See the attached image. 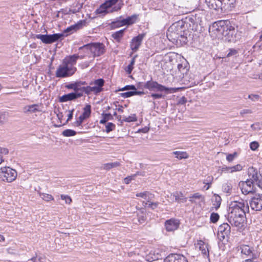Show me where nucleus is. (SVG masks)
Returning <instances> with one entry per match:
<instances>
[{"label":"nucleus","mask_w":262,"mask_h":262,"mask_svg":"<svg viewBox=\"0 0 262 262\" xmlns=\"http://www.w3.org/2000/svg\"><path fill=\"white\" fill-rule=\"evenodd\" d=\"M249 211L247 202L243 200L232 201L229 205L228 221L232 226L241 229L244 226L246 213Z\"/></svg>","instance_id":"obj_1"},{"label":"nucleus","mask_w":262,"mask_h":262,"mask_svg":"<svg viewBox=\"0 0 262 262\" xmlns=\"http://www.w3.org/2000/svg\"><path fill=\"white\" fill-rule=\"evenodd\" d=\"M191 23L194 24V19L192 17L186 18L185 20H180L172 24L168 28L167 36L169 40L174 42H180L186 43L187 42V29L190 27Z\"/></svg>","instance_id":"obj_2"},{"label":"nucleus","mask_w":262,"mask_h":262,"mask_svg":"<svg viewBox=\"0 0 262 262\" xmlns=\"http://www.w3.org/2000/svg\"><path fill=\"white\" fill-rule=\"evenodd\" d=\"M213 31H216L219 37L223 36L226 41L235 42L238 37L236 31L228 21L221 20L214 23L212 27Z\"/></svg>","instance_id":"obj_3"},{"label":"nucleus","mask_w":262,"mask_h":262,"mask_svg":"<svg viewBox=\"0 0 262 262\" xmlns=\"http://www.w3.org/2000/svg\"><path fill=\"white\" fill-rule=\"evenodd\" d=\"M144 88L149 90L150 91L163 92L166 93H176L178 92L179 88H168L158 83L157 81L149 80L144 84Z\"/></svg>","instance_id":"obj_4"},{"label":"nucleus","mask_w":262,"mask_h":262,"mask_svg":"<svg viewBox=\"0 0 262 262\" xmlns=\"http://www.w3.org/2000/svg\"><path fill=\"white\" fill-rule=\"evenodd\" d=\"M17 177V172L15 170L7 166L0 169V179L3 181L12 182Z\"/></svg>","instance_id":"obj_5"},{"label":"nucleus","mask_w":262,"mask_h":262,"mask_svg":"<svg viewBox=\"0 0 262 262\" xmlns=\"http://www.w3.org/2000/svg\"><path fill=\"white\" fill-rule=\"evenodd\" d=\"M64 36L63 33H56L51 35L37 34L35 37L41 40L44 43L51 44L59 39H62Z\"/></svg>","instance_id":"obj_6"},{"label":"nucleus","mask_w":262,"mask_h":262,"mask_svg":"<svg viewBox=\"0 0 262 262\" xmlns=\"http://www.w3.org/2000/svg\"><path fill=\"white\" fill-rule=\"evenodd\" d=\"M248 175L249 179L247 180L252 181V183L262 189V172L258 176L257 169L250 167L248 169Z\"/></svg>","instance_id":"obj_7"},{"label":"nucleus","mask_w":262,"mask_h":262,"mask_svg":"<svg viewBox=\"0 0 262 262\" xmlns=\"http://www.w3.org/2000/svg\"><path fill=\"white\" fill-rule=\"evenodd\" d=\"M84 48L90 50L94 56H99L105 52V46L102 43L96 42L88 44Z\"/></svg>","instance_id":"obj_8"},{"label":"nucleus","mask_w":262,"mask_h":262,"mask_svg":"<svg viewBox=\"0 0 262 262\" xmlns=\"http://www.w3.org/2000/svg\"><path fill=\"white\" fill-rule=\"evenodd\" d=\"M76 71L74 67H59L56 72L57 77H65L72 75Z\"/></svg>","instance_id":"obj_9"},{"label":"nucleus","mask_w":262,"mask_h":262,"mask_svg":"<svg viewBox=\"0 0 262 262\" xmlns=\"http://www.w3.org/2000/svg\"><path fill=\"white\" fill-rule=\"evenodd\" d=\"M251 209L256 211L262 210V194H256L249 202Z\"/></svg>","instance_id":"obj_10"},{"label":"nucleus","mask_w":262,"mask_h":262,"mask_svg":"<svg viewBox=\"0 0 262 262\" xmlns=\"http://www.w3.org/2000/svg\"><path fill=\"white\" fill-rule=\"evenodd\" d=\"M255 184L252 181L247 180L246 181H241L239 183V186L242 193L244 194H247L253 193L254 191L253 185Z\"/></svg>","instance_id":"obj_11"},{"label":"nucleus","mask_w":262,"mask_h":262,"mask_svg":"<svg viewBox=\"0 0 262 262\" xmlns=\"http://www.w3.org/2000/svg\"><path fill=\"white\" fill-rule=\"evenodd\" d=\"M231 227L227 223H223L218 228V236L220 240L228 237L230 233Z\"/></svg>","instance_id":"obj_12"},{"label":"nucleus","mask_w":262,"mask_h":262,"mask_svg":"<svg viewBox=\"0 0 262 262\" xmlns=\"http://www.w3.org/2000/svg\"><path fill=\"white\" fill-rule=\"evenodd\" d=\"M238 250L241 251L242 255H245L252 258H255L256 257L253 247H250L249 245H242L238 247Z\"/></svg>","instance_id":"obj_13"},{"label":"nucleus","mask_w":262,"mask_h":262,"mask_svg":"<svg viewBox=\"0 0 262 262\" xmlns=\"http://www.w3.org/2000/svg\"><path fill=\"white\" fill-rule=\"evenodd\" d=\"M180 225V222L178 220L175 219H170L166 220L165 222V227L167 231L171 232L177 230Z\"/></svg>","instance_id":"obj_14"},{"label":"nucleus","mask_w":262,"mask_h":262,"mask_svg":"<svg viewBox=\"0 0 262 262\" xmlns=\"http://www.w3.org/2000/svg\"><path fill=\"white\" fill-rule=\"evenodd\" d=\"M164 262H188V260L183 255L171 254L165 259Z\"/></svg>","instance_id":"obj_15"},{"label":"nucleus","mask_w":262,"mask_h":262,"mask_svg":"<svg viewBox=\"0 0 262 262\" xmlns=\"http://www.w3.org/2000/svg\"><path fill=\"white\" fill-rule=\"evenodd\" d=\"M144 36L145 34H140L133 38L130 45V48L133 51H136L138 49Z\"/></svg>","instance_id":"obj_16"},{"label":"nucleus","mask_w":262,"mask_h":262,"mask_svg":"<svg viewBox=\"0 0 262 262\" xmlns=\"http://www.w3.org/2000/svg\"><path fill=\"white\" fill-rule=\"evenodd\" d=\"M208 7L217 11L221 10L223 12V3L222 0H206Z\"/></svg>","instance_id":"obj_17"},{"label":"nucleus","mask_w":262,"mask_h":262,"mask_svg":"<svg viewBox=\"0 0 262 262\" xmlns=\"http://www.w3.org/2000/svg\"><path fill=\"white\" fill-rule=\"evenodd\" d=\"M188 67H178L179 72L181 73L179 76L184 81H190L191 78L189 75Z\"/></svg>","instance_id":"obj_18"},{"label":"nucleus","mask_w":262,"mask_h":262,"mask_svg":"<svg viewBox=\"0 0 262 262\" xmlns=\"http://www.w3.org/2000/svg\"><path fill=\"white\" fill-rule=\"evenodd\" d=\"M199 246V249L201 251L204 256L209 257V245L202 241H200L198 243Z\"/></svg>","instance_id":"obj_19"},{"label":"nucleus","mask_w":262,"mask_h":262,"mask_svg":"<svg viewBox=\"0 0 262 262\" xmlns=\"http://www.w3.org/2000/svg\"><path fill=\"white\" fill-rule=\"evenodd\" d=\"M78 58H81L77 54H74L72 56H69L66 57L63 60L65 66H68L69 64L73 66L76 63V60Z\"/></svg>","instance_id":"obj_20"},{"label":"nucleus","mask_w":262,"mask_h":262,"mask_svg":"<svg viewBox=\"0 0 262 262\" xmlns=\"http://www.w3.org/2000/svg\"><path fill=\"white\" fill-rule=\"evenodd\" d=\"M82 26L81 23H78L74 25H72L69 27H68L66 29H65L63 31L64 33H67L66 36L68 35L69 34L73 33L74 32L76 31L79 30Z\"/></svg>","instance_id":"obj_21"},{"label":"nucleus","mask_w":262,"mask_h":262,"mask_svg":"<svg viewBox=\"0 0 262 262\" xmlns=\"http://www.w3.org/2000/svg\"><path fill=\"white\" fill-rule=\"evenodd\" d=\"M222 3H223V12L230 11L234 7V4H231L229 0H222Z\"/></svg>","instance_id":"obj_22"},{"label":"nucleus","mask_w":262,"mask_h":262,"mask_svg":"<svg viewBox=\"0 0 262 262\" xmlns=\"http://www.w3.org/2000/svg\"><path fill=\"white\" fill-rule=\"evenodd\" d=\"M74 93H71L68 94L64 95L60 97L59 101L61 102H64L68 101L75 100Z\"/></svg>","instance_id":"obj_23"},{"label":"nucleus","mask_w":262,"mask_h":262,"mask_svg":"<svg viewBox=\"0 0 262 262\" xmlns=\"http://www.w3.org/2000/svg\"><path fill=\"white\" fill-rule=\"evenodd\" d=\"M175 155L176 158L182 160L183 159H187L189 157L188 154L186 151H176L172 152Z\"/></svg>","instance_id":"obj_24"},{"label":"nucleus","mask_w":262,"mask_h":262,"mask_svg":"<svg viewBox=\"0 0 262 262\" xmlns=\"http://www.w3.org/2000/svg\"><path fill=\"white\" fill-rule=\"evenodd\" d=\"M39 105L37 104H34L30 105L27 106L25 107L26 112H29L31 113H35L37 112H40L39 110Z\"/></svg>","instance_id":"obj_25"},{"label":"nucleus","mask_w":262,"mask_h":262,"mask_svg":"<svg viewBox=\"0 0 262 262\" xmlns=\"http://www.w3.org/2000/svg\"><path fill=\"white\" fill-rule=\"evenodd\" d=\"M120 165V163L119 162H115L112 163H108L106 164H104L102 165V168L105 170H110V169L119 166Z\"/></svg>","instance_id":"obj_26"},{"label":"nucleus","mask_w":262,"mask_h":262,"mask_svg":"<svg viewBox=\"0 0 262 262\" xmlns=\"http://www.w3.org/2000/svg\"><path fill=\"white\" fill-rule=\"evenodd\" d=\"M66 88L68 89H72L74 92L81 91L82 88V87H79L77 81L67 85Z\"/></svg>","instance_id":"obj_27"},{"label":"nucleus","mask_w":262,"mask_h":262,"mask_svg":"<svg viewBox=\"0 0 262 262\" xmlns=\"http://www.w3.org/2000/svg\"><path fill=\"white\" fill-rule=\"evenodd\" d=\"M109 8L105 3L102 4L99 8H98L95 12L97 14H105L107 12V9Z\"/></svg>","instance_id":"obj_28"},{"label":"nucleus","mask_w":262,"mask_h":262,"mask_svg":"<svg viewBox=\"0 0 262 262\" xmlns=\"http://www.w3.org/2000/svg\"><path fill=\"white\" fill-rule=\"evenodd\" d=\"M238 55V51L234 49H230L228 50V53L227 54L226 58H229L230 57L234 58Z\"/></svg>","instance_id":"obj_29"},{"label":"nucleus","mask_w":262,"mask_h":262,"mask_svg":"<svg viewBox=\"0 0 262 262\" xmlns=\"http://www.w3.org/2000/svg\"><path fill=\"white\" fill-rule=\"evenodd\" d=\"M189 201L191 203H196L195 200L197 199H202V200L204 199V197L201 194H200L199 193H195L192 195L190 196L189 197Z\"/></svg>","instance_id":"obj_30"},{"label":"nucleus","mask_w":262,"mask_h":262,"mask_svg":"<svg viewBox=\"0 0 262 262\" xmlns=\"http://www.w3.org/2000/svg\"><path fill=\"white\" fill-rule=\"evenodd\" d=\"M102 115L103 116V119L100 121V123L101 124H105L108 120L113 119V115L110 113H103Z\"/></svg>","instance_id":"obj_31"},{"label":"nucleus","mask_w":262,"mask_h":262,"mask_svg":"<svg viewBox=\"0 0 262 262\" xmlns=\"http://www.w3.org/2000/svg\"><path fill=\"white\" fill-rule=\"evenodd\" d=\"M91 113V106L89 104H87L83 108V112L81 116L85 119L89 117Z\"/></svg>","instance_id":"obj_32"},{"label":"nucleus","mask_w":262,"mask_h":262,"mask_svg":"<svg viewBox=\"0 0 262 262\" xmlns=\"http://www.w3.org/2000/svg\"><path fill=\"white\" fill-rule=\"evenodd\" d=\"M124 30L125 29L121 30L115 32L112 35V36L117 41H119L123 35Z\"/></svg>","instance_id":"obj_33"},{"label":"nucleus","mask_w":262,"mask_h":262,"mask_svg":"<svg viewBox=\"0 0 262 262\" xmlns=\"http://www.w3.org/2000/svg\"><path fill=\"white\" fill-rule=\"evenodd\" d=\"M135 19L136 17L135 16H129L125 19H123V22L124 25H130L135 23Z\"/></svg>","instance_id":"obj_34"},{"label":"nucleus","mask_w":262,"mask_h":262,"mask_svg":"<svg viewBox=\"0 0 262 262\" xmlns=\"http://www.w3.org/2000/svg\"><path fill=\"white\" fill-rule=\"evenodd\" d=\"M137 120V118L136 115L135 114H132L128 117H123L122 121L130 122H134Z\"/></svg>","instance_id":"obj_35"},{"label":"nucleus","mask_w":262,"mask_h":262,"mask_svg":"<svg viewBox=\"0 0 262 262\" xmlns=\"http://www.w3.org/2000/svg\"><path fill=\"white\" fill-rule=\"evenodd\" d=\"M39 195L43 200L47 202L54 200L53 196L49 194L45 193H39Z\"/></svg>","instance_id":"obj_36"},{"label":"nucleus","mask_w":262,"mask_h":262,"mask_svg":"<svg viewBox=\"0 0 262 262\" xmlns=\"http://www.w3.org/2000/svg\"><path fill=\"white\" fill-rule=\"evenodd\" d=\"M62 134L65 137H71L76 135V132L74 130L68 129L63 131Z\"/></svg>","instance_id":"obj_37"},{"label":"nucleus","mask_w":262,"mask_h":262,"mask_svg":"<svg viewBox=\"0 0 262 262\" xmlns=\"http://www.w3.org/2000/svg\"><path fill=\"white\" fill-rule=\"evenodd\" d=\"M232 186L230 183H226L224 184L222 186V189L223 190V191L227 193H230L231 190H232Z\"/></svg>","instance_id":"obj_38"},{"label":"nucleus","mask_w":262,"mask_h":262,"mask_svg":"<svg viewBox=\"0 0 262 262\" xmlns=\"http://www.w3.org/2000/svg\"><path fill=\"white\" fill-rule=\"evenodd\" d=\"M8 154V149L6 148L0 147V164L4 161L3 157Z\"/></svg>","instance_id":"obj_39"},{"label":"nucleus","mask_w":262,"mask_h":262,"mask_svg":"<svg viewBox=\"0 0 262 262\" xmlns=\"http://www.w3.org/2000/svg\"><path fill=\"white\" fill-rule=\"evenodd\" d=\"M183 194L181 191H176L173 193V196L174 198L175 201L180 203L182 197H183Z\"/></svg>","instance_id":"obj_40"},{"label":"nucleus","mask_w":262,"mask_h":262,"mask_svg":"<svg viewBox=\"0 0 262 262\" xmlns=\"http://www.w3.org/2000/svg\"><path fill=\"white\" fill-rule=\"evenodd\" d=\"M214 202L216 203V204H214L213 205H215V208L216 210L220 207L222 199H221V197L219 195H217V194H215L214 196Z\"/></svg>","instance_id":"obj_41"},{"label":"nucleus","mask_w":262,"mask_h":262,"mask_svg":"<svg viewBox=\"0 0 262 262\" xmlns=\"http://www.w3.org/2000/svg\"><path fill=\"white\" fill-rule=\"evenodd\" d=\"M29 261H32V262H45L46 257L44 256H40L38 257L36 256L33 257Z\"/></svg>","instance_id":"obj_42"},{"label":"nucleus","mask_w":262,"mask_h":262,"mask_svg":"<svg viewBox=\"0 0 262 262\" xmlns=\"http://www.w3.org/2000/svg\"><path fill=\"white\" fill-rule=\"evenodd\" d=\"M115 125L113 123H107L105 125L106 132L108 133L111 131L114 130L115 128Z\"/></svg>","instance_id":"obj_43"},{"label":"nucleus","mask_w":262,"mask_h":262,"mask_svg":"<svg viewBox=\"0 0 262 262\" xmlns=\"http://www.w3.org/2000/svg\"><path fill=\"white\" fill-rule=\"evenodd\" d=\"M93 83L95 85V86H98L100 88H102V86L104 85V80L102 79H98L97 80H95Z\"/></svg>","instance_id":"obj_44"},{"label":"nucleus","mask_w":262,"mask_h":262,"mask_svg":"<svg viewBox=\"0 0 262 262\" xmlns=\"http://www.w3.org/2000/svg\"><path fill=\"white\" fill-rule=\"evenodd\" d=\"M220 216L217 213L213 212L210 215V221L213 223L217 222L219 219Z\"/></svg>","instance_id":"obj_45"},{"label":"nucleus","mask_w":262,"mask_h":262,"mask_svg":"<svg viewBox=\"0 0 262 262\" xmlns=\"http://www.w3.org/2000/svg\"><path fill=\"white\" fill-rule=\"evenodd\" d=\"M127 90H132V91H134L135 90H137V88L134 85H127L125 86L122 88L121 89H119V91H123Z\"/></svg>","instance_id":"obj_46"},{"label":"nucleus","mask_w":262,"mask_h":262,"mask_svg":"<svg viewBox=\"0 0 262 262\" xmlns=\"http://www.w3.org/2000/svg\"><path fill=\"white\" fill-rule=\"evenodd\" d=\"M146 205L145 206V207L147 206L149 208H150L151 209H155V208H156L158 206V204H159V203L158 202H149V201H148L147 203H146Z\"/></svg>","instance_id":"obj_47"},{"label":"nucleus","mask_w":262,"mask_h":262,"mask_svg":"<svg viewBox=\"0 0 262 262\" xmlns=\"http://www.w3.org/2000/svg\"><path fill=\"white\" fill-rule=\"evenodd\" d=\"M243 168V167L240 164H237L232 167H230V172H233L237 171H241Z\"/></svg>","instance_id":"obj_48"},{"label":"nucleus","mask_w":262,"mask_h":262,"mask_svg":"<svg viewBox=\"0 0 262 262\" xmlns=\"http://www.w3.org/2000/svg\"><path fill=\"white\" fill-rule=\"evenodd\" d=\"M81 92H83L87 95H89L92 92V86H87L86 87H82Z\"/></svg>","instance_id":"obj_49"},{"label":"nucleus","mask_w":262,"mask_h":262,"mask_svg":"<svg viewBox=\"0 0 262 262\" xmlns=\"http://www.w3.org/2000/svg\"><path fill=\"white\" fill-rule=\"evenodd\" d=\"M213 180V178L212 176H208L206 178V179L204 181V183L208 185V186L206 188V190L208 189L210 187V184H211L212 181Z\"/></svg>","instance_id":"obj_50"},{"label":"nucleus","mask_w":262,"mask_h":262,"mask_svg":"<svg viewBox=\"0 0 262 262\" xmlns=\"http://www.w3.org/2000/svg\"><path fill=\"white\" fill-rule=\"evenodd\" d=\"M237 153L236 152H234L232 154H228L227 156L226 159L229 162H232L234 160V159L236 157H237Z\"/></svg>","instance_id":"obj_51"},{"label":"nucleus","mask_w":262,"mask_h":262,"mask_svg":"<svg viewBox=\"0 0 262 262\" xmlns=\"http://www.w3.org/2000/svg\"><path fill=\"white\" fill-rule=\"evenodd\" d=\"M120 95L124 98H128L134 95V91H129L125 93H122L120 94Z\"/></svg>","instance_id":"obj_52"},{"label":"nucleus","mask_w":262,"mask_h":262,"mask_svg":"<svg viewBox=\"0 0 262 262\" xmlns=\"http://www.w3.org/2000/svg\"><path fill=\"white\" fill-rule=\"evenodd\" d=\"M85 118L82 116L80 115L78 118L77 120L75 122V125L79 126L81 125V123Z\"/></svg>","instance_id":"obj_53"},{"label":"nucleus","mask_w":262,"mask_h":262,"mask_svg":"<svg viewBox=\"0 0 262 262\" xmlns=\"http://www.w3.org/2000/svg\"><path fill=\"white\" fill-rule=\"evenodd\" d=\"M118 1L119 0H107L104 3L108 8H110L115 5L118 2Z\"/></svg>","instance_id":"obj_54"},{"label":"nucleus","mask_w":262,"mask_h":262,"mask_svg":"<svg viewBox=\"0 0 262 262\" xmlns=\"http://www.w3.org/2000/svg\"><path fill=\"white\" fill-rule=\"evenodd\" d=\"M259 146V144L256 141H253L250 144V147L251 150H255Z\"/></svg>","instance_id":"obj_55"},{"label":"nucleus","mask_w":262,"mask_h":262,"mask_svg":"<svg viewBox=\"0 0 262 262\" xmlns=\"http://www.w3.org/2000/svg\"><path fill=\"white\" fill-rule=\"evenodd\" d=\"M251 127L253 130H259L261 128V125L259 123H255L251 125Z\"/></svg>","instance_id":"obj_56"},{"label":"nucleus","mask_w":262,"mask_h":262,"mask_svg":"<svg viewBox=\"0 0 262 262\" xmlns=\"http://www.w3.org/2000/svg\"><path fill=\"white\" fill-rule=\"evenodd\" d=\"M60 196L62 200H65L67 204H70L71 203L72 199L69 196L61 194Z\"/></svg>","instance_id":"obj_57"},{"label":"nucleus","mask_w":262,"mask_h":262,"mask_svg":"<svg viewBox=\"0 0 262 262\" xmlns=\"http://www.w3.org/2000/svg\"><path fill=\"white\" fill-rule=\"evenodd\" d=\"M260 98L258 95L256 94H251L248 95V98L251 99L253 101H257Z\"/></svg>","instance_id":"obj_58"},{"label":"nucleus","mask_w":262,"mask_h":262,"mask_svg":"<svg viewBox=\"0 0 262 262\" xmlns=\"http://www.w3.org/2000/svg\"><path fill=\"white\" fill-rule=\"evenodd\" d=\"M102 90L103 88H100L96 86H92V92L96 94L100 93Z\"/></svg>","instance_id":"obj_59"},{"label":"nucleus","mask_w":262,"mask_h":262,"mask_svg":"<svg viewBox=\"0 0 262 262\" xmlns=\"http://www.w3.org/2000/svg\"><path fill=\"white\" fill-rule=\"evenodd\" d=\"M113 24L114 26H116L117 27L125 26L124 23L123 22V19H122L121 20H117V21H114L113 23Z\"/></svg>","instance_id":"obj_60"},{"label":"nucleus","mask_w":262,"mask_h":262,"mask_svg":"<svg viewBox=\"0 0 262 262\" xmlns=\"http://www.w3.org/2000/svg\"><path fill=\"white\" fill-rule=\"evenodd\" d=\"M252 113V111L250 109H244L240 112V115L244 116L246 114H250Z\"/></svg>","instance_id":"obj_61"},{"label":"nucleus","mask_w":262,"mask_h":262,"mask_svg":"<svg viewBox=\"0 0 262 262\" xmlns=\"http://www.w3.org/2000/svg\"><path fill=\"white\" fill-rule=\"evenodd\" d=\"M149 193L147 191H145V192H140V193H138L136 194V196H138V197H141V198H144V199H146V196L147 195V194Z\"/></svg>","instance_id":"obj_62"},{"label":"nucleus","mask_w":262,"mask_h":262,"mask_svg":"<svg viewBox=\"0 0 262 262\" xmlns=\"http://www.w3.org/2000/svg\"><path fill=\"white\" fill-rule=\"evenodd\" d=\"M83 92H81V91H77V92H73L74 94L75 99H76L82 96Z\"/></svg>","instance_id":"obj_63"},{"label":"nucleus","mask_w":262,"mask_h":262,"mask_svg":"<svg viewBox=\"0 0 262 262\" xmlns=\"http://www.w3.org/2000/svg\"><path fill=\"white\" fill-rule=\"evenodd\" d=\"M151 96L154 98V99H160L163 96L162 94L155 93V94H152L151 95Z\"/></svg>","instance_id":"obj_64"}]
</instances>
